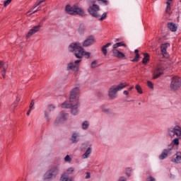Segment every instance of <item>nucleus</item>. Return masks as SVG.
<instances>
[{
  "mask_svg": "<svg viewBox=\"0 0 181 181\" xmlns=\"http://www.w3.org/2000/svg\"><path fill=\"white\" fill-rule=\"evenodd\" d=\"M88 4H94V0H86Z\"/></svg>",
  "mask_w": 181,
  "mask_h": 181,
  "instance_id": "52",
  "label": "nucleus"
},
{
  "mask_svg": "<svg viewBox=\"0 0 181 181\" xmlns=\"http://www.w3.org/2000/svg\"><path fill=\"white\" fill-rule=\"evenodd\" d=\"M69 117V114L64 112H61L57 119H55L54 122V127H59L62 125L64 122V121L67 120V117Z\"/></svg>",
  "mask_w": 181,
  "mask_h": 181,
  "instance_id": "7",
  "label": "nucleus"
},
{
  "mask_svg": "<svg viewBox=\"0 0 181 181\" xmlns=\"http://www.w3.org/2000/svg\"><path fill=\"white\" fill-rule=\"evenodd\" d=\"M169 46H170L169 43L162 44L160 46L161 54H163V56L164 57H166L168 55V53L166 52V49H168V47H169Z\"/></svg>",
  "mask_w": 181,
  "mask_h": 181,
  "instance_id": "14",
  "label": "nucleus"
},
{
  "mask_svg": "<svg viewBox=\"0 0 181 181\" xmlns=\"http://www.w3.org/2000/svg\"><path fill=\"white\" fill-rule=\"evenodd\" d=\"M90 124H88V121H84L83 123H82V129H87V128H88V126Z\"/></svg>",
  "mask_w": 181,
  "mask_h": 181,
  "instance_id": "27",
  "label": "nucleus"
},
{
  "mask_svg": "<svg viewBox=\"0 0 181 181\" xmlns=\"http://www.w3.org/2000/svg\"><path fill=\"white\" fill-rule=\"evenodd\" d=\"M19 101H21V99L20 98H17L16 103H19Z\"/></svg>",
  "mask_w": 181,
  "mask_h": 181,
  "instance_id": "56",
  "label": "nucleus"
},
{
  "mask_svg": "<svg viewBox=\"0 0 181 181\" xmlns=\"http://www.w3.org/2000/svg\"><path fill=\"white\" fill-rule=\"evenodd\" d=\"M110 46H111V43H110V42L106 44V45H104L103 47L107 49V47H110Z\"/></svg>",
  "mask_w": 181,
  "mask_h": 181,
  "instance_id": "51",
  "label": "nucleus"
},
{
  "mask_svg": "<svg viewBox=\"0 0 181 181\" xmlns=\"http://www.w3.org/2000/svg\"><path fill=\"white\" fill-rule=\"evenodd\" d=\"M115 42H119V39H116Z\"/></svg>",
  "mask_w": 181,
  "mask_h": 181,
  "instance_id": "59",
  "label": "nucleus"
},
{
  "mask_svg": "<svg viewBox=\"0 0 181 181\" xmlns=\"http://www.w3.org/2000/svg\"><path fill=\"white\" fill-rule=\"evenodd\" d=\"M147 86L149 88H153V83H152V81H147Z\"/></svg>",
  "mask_w": 181,
  "mask_h": 181,
  "instance_id": "38",
  "label": "nucleus"
},
{
  "mask_svg": "<svg viewBox=\"0 0 181 181\" xmlns=\"http://www.w3.org/2000/svg\"><path fill=\"white\" fill-rule=\"evenodd\" d=\"M168 134L170 136L173 138L175 135L177 136H181V127L179 125H175V127H170L168 129Z\"/></svg>",
  "mask_w": 181,
  "mask_h": 181,
  "instance_id": "8",
  "label": "nucleus"
},
{
  "mask_svg": "<svg viewBox=\"0 0 181 181\" xmlns=\"http://www.w3.org/2000/svg\"><path fill=\"white\" fill-rule=\"evenodd\" d=\"M110 110L108 109H103V112H108Z\"/></svg>",
  "mask_w": 181,
  "mask_h": 181,
  "instance_id": "53",
  "label": "nucleus"
},
{
  "mask_svg": "<svg viewBox=\"0 0 181 181\" xmlns=\"http://www.w3.org/2000/svg\"><path fill=\"white\" fill-rule=\"evenodd\" d=\"M181 87V78L179 76H173L170 83V91H177Z\"/></svg>",
  "mask_w": 181,
  "mask_h": 181,
  "instance_id": "6",
  "label": "nucleus"
},
{
  "mask_svg": "<svg viewBox=\"0 0 181 181\" xmlns=\"http://www.w3.org/2000/svg\"><path fill=\"white\" fill-rule=\"evenodd\" d=\"M134 53L136 54V57H134V59H133L132 60V62H139V50L138 49H135L134 50Z\"/></svg>",
  "mask_w": 181,
  "mask_h": 181,
  "instance_id": "24",
  "label": "nucleus"
},
{
  "mask_svg": "<svg viewBox=\"0 0 181 181\" xmlns=\"http://www.w3.org/2000/svg\"><path fill=\"white\" fill-rule=\"evenodd\" d=\"M60 168L59 166L51 167L43 175V180L49 181L53 180L59 175Z\"/></svg>",
  "mask_w": 181,
  "mask_h": 181,
  "instance_id": "3",
  "label": "nucleus"
},
{
  "mask_svg": "<svg viewBox=\"0 0 181 181\" xmlns=\"http://www.w3.org/2000/svg\"><path fill=\"white\" fill-rule=\"evenodd\" d=\"M180 161H181V153L180 152H177L176 153L175 158H173L171 160V162H173L174 163H180Z\"/></svg>",
  "mask_w": 181,
  "mask_h": 181,
  "instance_id": "18",
  "label": "nucleus"
},
{
  "mask_svg": "<svg viewBox=\"0 0 181 181\" xmlns=\"http://www.w3.org/2000/svg\"><path fill=\"white\" fill-rule=\"evenodd\" d=\"M61 181H72V177H69L66 173H64L60 178Z\"/></svg>",
  "mask_w": 181,
  "mask_h": 181,
  "instance_id": "19",
  "label": "nucleus"
},
{
  "mask_svg": "<svg viewBox=\"0 0 181 181\" xmlns=\"http://www.w3.org/2000/svg\"><path fill=\"white\" fill-rule=\"evenodd\" d=\"M168 28L171 32H176V30H177V25H176L175 23H168Z\"/></svg>",
  "mask_w": 181,
  "mask_h": 181,
  "instance_id": "17",
  "label": "nucleus"
},
{
  "mask_svg": "<svg viewBox=\"0 0 181 181\" xmlns=\"http://www.w3.org/2000/svg\"><path fill=\"white\" fill-rule=\"evenodd\" d=\"M118 181H127V178L125 177H121Z\"/></svg>",
  "mask_w": 181,
  "mask_h": 181,
  "instance_id": "48",
  "label": "nucleus"
},
{
  "mask_svg": "<svg viewBox=\"0 0 181 181\" xmlns=\"http://www.w3.org/2000/svg\"><path fill=\"white\" fill-rule=\"evenodd\" d=\"M171 144L179 145V139L178 138L174 139L173 141H172Z\"/></svg>",
  "mask_w": 181,
  "mask_h": 181,
  "instance_id": "34",
  "label": "nucleus"
},
{
  "mask_svg": "<svg viewBox=\"0 0 181 181\" xmlns=\"http://www.w3.org/2000/svg\"><path fill=\"white\" fill-rule=\"evenodd\" d=\"M45 117L47 122H49V121H50V118L49 117V112L47 111L45 112Z\"/></svg>",
  "mask_w": 181,
  "mask_h": 181,
  "instance_id": "37",
  "label": "nucleus"
},
{
  "mask_svg": "<svg viewBox=\"0 0 181 181\" xmlns=\"http://www.w3.org/2000/svg\"><path fill=\"white\" fill-rule=\"evenodd\" d=\"M64 161L65 162H71V158L70 157V156L66 155L64 158Z\"/></svg>",
  "mask_w": 181,
  "mask_h": 181,
  "instance_id": "36",
  "label": "nucleus"
},
{
  "mask_svg": "<svg viewBox=\"0 0 181 181\" xmlns=\"http://www.w3.org/2000/svg\"><path fill=\"white\" fill-rule=\"evenodd\" d=\"M33 105H35V101L34 100H32L30 105V110H32V108H33Z\"/></svg>",
  "mask_w": 181,
  "mask_h": 181,
  "instance_id": "46",
  "label": "nucleus"
},
{
  "mask_svg": "<svg viewBox=\"0 0 181 181\" xmlns=\"http://www.w3.org/2000/svg\"><path fill=\"white\" fill-rule=\"evenodd\" d=\"M118 47H119L118 42L112 45L113 50H117V49H118Z\"/></svg>",
  "mask_w": 181,
  "mask_h": 181,
  "instance_id": "43",
  "label": "nucleus"
},
{
  "mask_svg": "<svg viewBox=\"0 0 181 181\" xmlns=\"http://www.w3.org/2000/svg\"><path fill=\"white\" fill-rule=\"evenodd\" d=\"M65 11L66 13H69V15H80V16H84V10L77 6H70L69 5H67L65 7Z\"/></svg>",
  "mask_w": 181,
  "mask_h": 181,
  "instance_id": "5",
  "label": "nucleus"
},
{
  "mask_svg": "<svg viewBox=\"0 0 181 181\" xmlns=\"http://www.w3.org/2000/svg\"><path fill=\"white\" fill-rule=\"evenodd\" d=\"M90 173H86V179H90Z\"/></svg>",
  "mask_w": 181,
  "mask_h": 181,
  "instance_id": "49",
  "label": "nucleus"
},
{
  "mask_svg": "<svg viewBox=\"0 0 181 181\" xmlns=\"http://www.w3.org/2000/svg\"><path fill=\"white\" fill-rule=\"evenodd\" d=\"M94 42H95V39L93 35L88 37L82 43L83 47H88V46H91V45H94Z\"/></svg>",
  "mask_w": 181,
  "mask_h": 181,
  "instance_id": "12",
  "label": "nucleus"
},
{
  "mask_svg": "<svg viewBox=\"0 0 181 181\" xmlns=\"http://www.w3.org/2000/svg\"><path fill=\"white\" fill-rule=\"evenodd\" d=\"M105 18H107V13H103L101 16V18H100V21H103L105 19Z\"/></svg>",
  "mask_w": 181,
  "mask_h": 181,
  "instance_id": "41",
  "label": "nucleus"
},
{
  "mask_svg": "<svg viewBox=\"0 0 181 181\" xmlns=\"http://www.w3.org/2000/svg\"><path fill=\"white\" fill-rule=\"evenodd\" d=\"M8 69V64H6L4 66H3V69L1 71V76L4 78H5V76L6 74V70Z\"/></svg>",
  "mask_w": 181,
  "mask_h": 181,
  "instance_id": "25",
  "label": "nucleus"
},
{
  "mask_svg": "<svg viewBox=\"0 0 181 181\" xmlns=\"http://www.w3.org/2000/svg\"><path fill=\"white\" fill-rule=\"evenodd\" d=\"M169 155L168 153V151L166 149H163L160 155L159 156V159L160 160H163V159H166V157Z\"/></svg>",
  "mask_w": 181,
  "mask_h": 181,
  "instance_id": "20",
  "label": "nucleus"
},
{
  "mask_svg": "<svg viewBox=\"0 0 181 181\" xmlns=\"http://www.w3.org/2000/svg\"><path fill=\"white\" fill-rule=\"evenodd\" d=\"M144 59L142 60V63L143 64H146V63H148V62H149V54H144Z\"/></svg>",
  "mask_w": 181,
  "mask_h": 181,
  "instance_id": "23",
  "label": "nucleus"
},
{
  "mask_svg": "<svg viewBox=\"0 0 181 181\" xmlns=\"http://www.w3.org/2000/svg\"><path fill=\"white\" fill-rule=\"evenodd\" d=\"M167 151V153L169 155V153H170L171 151H173V144H170L168 146V148L166 149Z\"/></svg>",
  "mask_w": 181,
  "mask_h": 181,
  "instance_id": "30",
  "label": "nucleus"
},
{
  "mask_svg": "<svg viewBox=\"0 0 181 181\" xmlns=\"http://www.w3.org/2000/svg\"><path fill=\"white\" fill-rule=\"evenodd\" d=\"M7 63L4 62L2 61H0V69H3L5 65H6Z\"/></svg>",
  "mask_w": 181,
  "mask_h": 181,
  "instance_id": "44",
  "label": "nucleus"
},
{
  "mask_svg": "<svg viewBox=\"0 0 181 181\" xmlns=\"http://www.w3.org/2000/svg\"><path fill=\"white\" fill-rule=\"evenodd\" d=\"M54 108H56V107L54 106V105H49L47 106V110H48V111H49V112L54 111Z\"/></svg>",
  "mask_w": 181,
  "mask_h": 181,
  "instance_id": "29",
  "label": "nucleus"
},
{
  "mask_svg": "<svg viewBox=\"0 0 181 181\" xmlns=\"http://www.w3.org/2000/svg\"><path fill=\"white\" fill-rule=\"evenodd\" d=\"M66 70H75V71H78V65H75L72 62H69L66 65Z\"/></svg>",
  "mask_w": 181,
  "mask_h": 181,
  "instance_id": "15",
  "label": "nucleus"
},
{
  "mask_svg": "<svg viewBox=\"0 0 181 181\" xmlns=\"http://www.w3.org/2000/svg\"><path fill=\"white\" fill-rule=\"evenodd\" d=\"M101 51L103 53L104 56H107V54L108 53V51L107 50V48L105 47H102Z\"/></svg>",
  "mask_w": 181,
  "mask_h": 181,
  "instance_id": "32",
  "label": "nucleus"
},
{
  "mask_svg": "<svg viewBox=\"0 0 181 181\" xmlns=\"http://www.w3.org/2000/svg\"><path fill=\"white\" fill-rule=\"evenodd\" d=\"M37 11H39V9L34 11L32 13H36V12H37Z\"/></svg>",
  "mask_w": 181,
  "mask_h": 181,
  "instance_id": "57",
  "label": "nucleus"
},
{
  "mask_svg": "<svg viewBox=\"0 0 181 181\" xmlns=\"http://www.w3.org/2000/svg\"><path fill=\"white\" fill-rule=\"evenodd\" d=\"M78 141H80L78 133L77 132L74 133L71 138V142L72 144H77Z\"/></svg>",
  "mask_w": 181,
  "mask_h": 181,
  "instance_id": "16",
  "label": "nucleus"
},
{
  "mask_svg": "<svg viewBox=\"0 0 181 181\" xmlns=\"http://www.w3.org/2000/svg\"><path fill=\"white\" fill-rule=\"evenodd\" d=\"M40 28H42V25L39 24L38 25H35L32 28V29H30L25 39H29V37H30V36H33V35H35V33H37V32H39V30H40Z\"/></svg>",
  "mask_w": 181,
  "mask_h": 181,
  "instance_id": "11",
  "label": "nucleus"
},
{
  "mask_svg": "<svg viewBox=\"0 0 181 181\" xmlns=\"http://www.w3.org/2000/svg\"><path fill=\"white\" fill-rule=\"evenodd\" d=\"M97 63H98L97 60L92 62L90 64V69H95L96 67L95 64H97Z\"/></svg>",
  "mask_w": 181,
  "mask_h": 181,
  "instance_id": "35",
  "label": "nucleus"
},
{
  "mask_svg": "<svg viewBox=\"0 0 181 181\" xmlns=\"http://www.w3.org/2000/svg\"><path fill=\"white\" fill-rule=\"evenodd\" d=\"M112 53L114 57H117V59H124L125 57V54L118 49H112Z\"/></svg>",
  "mask_w": 181,
  "mask_h": 181,
  "instance_id": "13",
  "label": "nucleus"
},
{
  "mask_svg": "<svg viewBox=\"0 0 181 181\" xmlns=\"http://www.w3.org/2000/svg\"><path fill=\"white\" fill-rule=\"evenodd\" d=\"M1 103H0V108H1Z\"/></svg>",
  "mask_w": 181,
  "mask_h": 181,
  "instance_id": "60",
  "label": "nucleus"
},
{
  "mask_svg": "<svg viewBox=\"0 0 181 181\" xmlns=\"http://www.w3.org/2000/svg\"><path fill=\"white\" fill-rule=\"evenodd\" d=\"M12 2V0H6L4 3V6L5 7L8 6V5H9V4H11Z\"/></svg>",
  "mask_w": 181,
  "mask_h": 181,
  "instance_id": "40",
  "label": "nucleus"
},
{
  "mask_svg": "<svg viewBox=\"0 0 181 181\" xmlns=\"http://www.w3.org/2000/svg\"><path fill=\"white\" fill-rule=\"evenodd\" d=\"M33 9H35V8H33V7L32 8L30 9V11H28L27 12V13H29V12H32Z\"/></svg>",
  "mask_w": 181,
  "mask_h": 181,
  "instance_id": "55",
  "label": "nucleus"
},
{
  "mask_svg": "<svg viewBox=\"0 0 181 181\" xmlns=\"http://www.w3.org/2000/svg\"><path fill=\"white\" fill-rule=\"evenodd\" d=\"M117 45H119V47H121V46H124V47H127V45L124 42H117Z\"/></svg>",
  "mask_w": 181,
  "mask_h": 181,
  "instance_id": "42",
  "label": "nucleus"
},
{
  "mask_svg": "<svg viewBox=\"0 0 181 181\" xmlns=\"http://www.w3.org/2000/svg\"><path fill=\"white\" fill-rule=\"evenodd\" d=\"M162 74H163V69L162 66L158 65L153 71V79L156 80V78H159V76H162Z\"/></svg>",
  "mask_w": 181,
  "mask_h": 181,
  "instance_id": "10",
  "label": "nucleus"
},
{
  "mask_svg": "<svg viewBox=\"0 0 181 181\" xmlns=\"http://www.w3.org/2000/svg\"><path fill=\"white\" fill-rule=\"evenodd\" d=\"M134 88V86H132L129 88V90L131 91V90H132Z\"/></svg>",
  "mask_w": 181,
  "mask_h": 181,
  "instance_id": "58",
  "label": "nucleus"
},
{
  "mask_svg": "<svg viewBox=\"0 0 181 181\" xmlns=\"http://www.w3.org/2000/svg\"><path fill=\"white\" fill-rule=\"evenodd\" d=\"M131 172H132V168H128L126 169V175L127 176H129V177L131 176Z\"/></svg>",
  "mask_w": 181,
  "mask_h": 181,
  "instance_id": "33",
  "label": "nucleus"
},
{
  "mask_svg": "<svg viewBox=\"0 0 181 181\" xmlns=\"http://www.w3.org/2000/svg\"><path fill=\"white\" fill-rule=\"evenodd\" d=\"M98 11H100V6L97 4H93L92 6H89L88 9V12L93 16V18H100V14H98Z\"/></svg>",
  "mask_w": 181,
  "mask_h": 181,
  "instance_id": "9",
  "label": "nucleus"
},
{
  "mask_svg": "<svg viewBox=\"0 0 181 181\" xmlns=\"http://www.w3.org/2000/svg\"><path fill=\"white\" fill-rule=\"evenodd\" d=\"M125 87H127V86L124 83H119L117 86H112L110 87L107 90V95L110 100H114L115 98H117V93L118 91H121V90H122V88H125Z\"/></svg>",
  "mask_w": 181,
  "mask_h": 181,
  "instance_id": "4",
  "label": "nucleus"
},
{
  "mask_svg": "<svg viewBox=\"0 0 181 181\" xmlns=\"http://www.w3.org/2000/svg\"><path fill=\"white\" fill-rule=\"evenodd\" d=\"M68 52H69V53H73L76 59H79L74 62V64L75 66H78V64L81 63V59H83V57H85V59H89L91 54L90 52H86L83 46H81V44L77 42H71L68 46Z\"/></svg>",
  "mask_w": 181,
  "mask_h": 181,
  "instance_id": "2",
  "label": "nucleus"
},
{
  "mask_svg": "<svg viewBox=\"0 0 181 181\" xmlns=\"http://www.w3.org/2000/svg\"><path fill=\"white\" fill-rule=\"evenodd\" d=\"M147 181H156L155 178L153 177L150 176L146 179Z\"/></svg>",
  "mask_w": 181,
  "mask_h": 181,
  "instance_id": "47",
  "label": "nucleus"
},
{
  "mask_svg": "<svg viewBox=\"0 0 181 181\" xmlns=\"http://www.w3.org/2000/svg\"><path fill=\"white\" fill-rule=\"evenodd\" d=\"M168 1L165 3L166 4V8H165V12L166 13H169L170 12V2H173V0H167Z\"/></svg>",
  "mask_w": 181,
  "mask_h": 181,
  "instance_id": "22",
  "label": "nucleus"
},
{
  "mask_svg": "<svg viewBox=\"0 0 181 181\" xmlns=\"http://www.w3.org/2000/svg\"><path fill=\"white\" fill-rule=\"evenodd\" d=\"M123 94H124V95H127L128 97V95H129V92H128L127 90H124Z\"/></svg>",
  "mask_w": 181,
  "mask_h": 181,
  "instance_id": "50",
  "label": "nucleus"
},
{
  "mask_svg": "<svg viewBox=\"0 0 181 181\" xmlns=\"http://www.w3.org/2000/svg\"><path fill=\"white\" fill-rule=\"evenodd\" d=\"M80 86L72 88L69 93V102H64L61 106L62 108H70L72 115L78 114V107H80Z\"/></svg>",
  "mask_w": 181,
  "mask_h": 181,
  "instance_id": "1",
  "label": "nucleus"
},
{
  "mask_svg": "<svg viewBox=\"0 0 181 181\" xmlns=\"http://www.w3.org/2000/svg\"><path fill=\"white\" fill-rule=\"evenodd\" d=\"M91 153V148H88L87 150L86 151L85 153L82 155V158L83 159H87L88 156H90V154Z\"/></svg>",
  "mask_w": 181,
  "mask_h": 181,
  "instance_id": "21",
  "label": "nucleus"
},
{
  "mask_svg": "<svg viewBox=\"0 0 181 181\" xmlns=\"http://www.w3.org/2000/svg\"><path fill=\"white\" fill-rule=\"evenodd\" d=\"M135 88L139 94H142V93H143L142 92V88H141V86L139 85H136Z\"/></svg>",
  "mask_w": 181,
  "mask_h": 181,
  "instance_id": "31",
  "label": "nucleus"
},
{
  "mask_svg": "<svg viewBox=\"0 0 181 181\" xmlns=\"http://www.w3.org/2000/svg\"><path fill=\"white\" fill-rule=\"evenodd\" d=\"M45 1H46V0L37 1L36 2V4L33 6V8L35 9L37 6H39V5H40V4H43V2H45Z\"/></svg>",
  "mask_w": 181,
  "mask_h": 181,
  "instance_id": "28",
  "label": "nucleus"
},
{
  "mask_svg": "<svg viewBox=\"0 0 181 181\" xmlns=\"http://www.w3.org/2000/svg\"><path fill=\"white\" fill-rule=\"evenodd\" d=\"M99 2L104 4L105 5H108V1L107 0H98Z\"/></svg>",
  "mask_w": 181,
  "mask_h": 181,
  "instance_id": "45",
  "label": "nucleus"
},
{
  "mask_svg": "<svg viewBox=\"0 0 181 181\" xmlns=\"http://www.w3.org/2000/svg\"><path fill=\"white\" fill-rule=\"evenodd\" d=\"M66 171L68 172L69 175H71V173L74 172V168H69L66 170Z\"/></svg>",
  "mask_w": 181,
  "mask_h": 181,
  "instance_id": "39",
  "label": "nucleus"
},
{
  "mask_svg": "<svg viewBox=\"0 0 181 181\" xmlns=\"http://www.w3.org/2000/svg\"><path fill=\"white\" fill-rule=\"evenodd\" d=\"M84 30H86V28L84 27V25H81L78 28V33H80V35H83L84 33Z\"/></svg>",
  "mask_w": 181,
  "mask_h": 181,
  "instance_id": "26",
  "label": "nucleus"
},
{
  "mask_svg": "<svg viewBox=\"0 0 181 181\" xmlns=\"http://www.w3.org/2000/svg\"><path fill=\"white\" fill-rule=\"evenodd\" d=\"M30 111H32V109H30L28 112H27V115H30Z\"/></svg>",
  "mask_w": 181,
  "mask_h": 181,
  "instance_id": "54",
  "label": "nucleus"
}]
</instances>
